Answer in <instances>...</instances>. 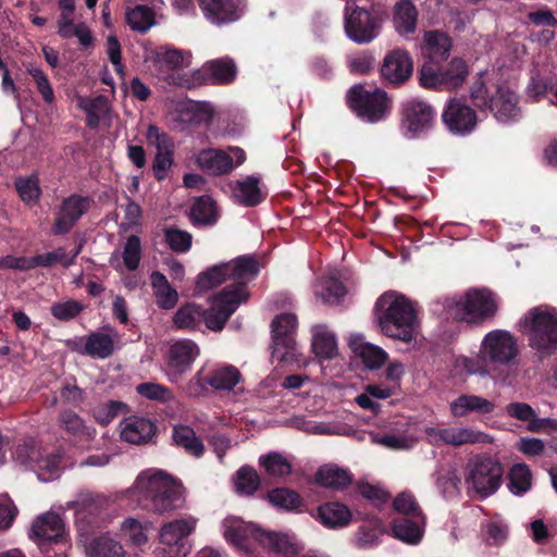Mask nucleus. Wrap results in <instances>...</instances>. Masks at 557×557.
Instances as JSON below:
<instances>
[{"instance_id": "nucleus-1", "label": "nucleus", "mask_w": 557, "mask_h": 557, "mask_svg": "<svg viewBox=\"0 0 557 557\" xmlns=\"http://www.w3.org/2000/svg\"><path fill=\"white\" fill-rule=\"evenodd\" d=\"M131 495L141 509L156 513L173 511L184 505L183 486L161 470L141 472Z\"/></svg>"}, {"instance_id": "nucleus-2", "label": "nucleus", "mask_w": 557, "mask_h": 557, "mask_svg": "<svg viewBox=\"0 0 557 557\" xmlns=\"http://www.w3.org/2000/svg\"><path fill=\"white\" fill-rule=\"evenodd\" d=\"M374 313L384 335L405 343L414 338L419 327L417 311L405 296L384 293L375 302Z\"/></svg>"}, {"instance_id": "nucleus-3", "label": "nucleus", "mask_w": 557, "mask_h": 557, "mask_svg": "<svg viewBox=\"0 0 557 557\" xmlns=\"http://www.w3.org/2000/svg\"><path fill=\"white\" fill-rule=\"evenodd\" d=\"M447 319L479 325L496 317L498 301L487 288H470L462 295L444 297L441 301Z\"/></svg>"}, {"instance_id": "nucleus-4", "label": "nucleus", "mask_w": 557, "mask_h": 557, "mask_svg": "<svg viewBox=\"0 0 557 557\" xmlns=\"http://www.w3.org/2000/svg\"><path fill=\"white\" fill-rule=\"evenodd\" d=\"M523 325L528 345L539 360L557 356V308L547 305L531 308Z\"/></svg>"}, {"instance_id": "nucleus-5", "label": "nucleus", "mask_w": 557, "mask_h": 557, "mask_svg": "<svg viewBox=\"0 0 557 557\" xmlns=\"http://www.w3.org/2000/svg\"><path fill=\"white\" fill-rule=\"evenodd\" d=\"M225 539L242 549H249L251 541L264 549L284 557H294L299 549L290 537L283 533L265 531L251 522L233 520L226 527Z\"/></svg>"}, {"instance_id": "nucleus-6", "label": "nucleus", "mask_w": 557, "mask_h": 557, "mask_svg": "<svg viewBox=\"0 0 557 557\" xmlns=\"http://www.w3.org/2000/svg\"><path fill=\"white\" fill-rule=\"evenodd\" d=\"M420 85L435 91H454L459 89L469 75L468 63L454 57L445 66L423 64L420 69Z\"/></svg>"}, {"instance_id": "nucleus-7", "label": "nucleus", "mask_w": 557, "mask_h": 557, "mask_svg": "<svg viewBox=\"0 0 557 557\" xmlns=\"http://www.w3.org/2000/svg\"><path fill=\"white\" fill-rule=\"evenodd\" d=\"M347 103L359 119L368 123L383 121L391 111V99L385 90L375 88L371 91L360 84L348 90Z\"/></svg>"}, {"instance_id": "nucleus-8", "label": "nucleus", "mask_w": 557, "mask_h": 557, "mask_svg": "<svg viewBox=\"0 0 557 557\" xmlns=\"http://www.w3.org/2000/svg\"><path fill=\"white\" fill-rule=\"evenodd\" d=\"M399 125L408 138L426 136L435 126L436 110L428 101L409 98L400 102Z\"/></svg>"}, {"instance_id": "nucleus-9", "label": "nucleus", "mask_w": 557, "mask_h": 557, "mask_svg": "<svg viewBox=\"0 0 557 557\" xmlns=\"http://www.w3.org/2000/svg\"><path fill=\"white\" fill-rule=\"evenodd\" d=\"M519 356V346L516 337L506 330L490 331L483 337L478 357L493 366L511 367L516 364Z\"/></svg>"}, {"instance_id": "nucleus-10", "label": "nucleus", "mask_w": 557, "mask_h": 557, "mask_svg": "<svg viewBox=\"0 0 557 557\" xmlns=\"http://www.w3.org/2000/svg\"><path fill=\"white\" fill-rule=\"evenodd\" d=\"M466 482L481 497L493 495L502 485L504 468L498 459L479 455L468 465Z\"/></svg>"}, {"instance_id": "nucleus-11", "label": "nucleus", "mask_w": 557, "mask_h": 557, "mask_svg": "<svg viewBox=\"0 0 557 557\" xmlns=\"http://www.w3.org/2000/svg\"><path fill=\"white\" fill-rule=\"evenodd\" d=\"M64 535V523L55 512H46L33 522L30 537L46 552L47 557H65Z\"/></svg>"}, {"instance_id": "nucleus-12", "label": "nucleus", "mask_w": 557, "mask_h": 557, "mask_svg": "<svg viewBox=\"0 0 557 557\" xmlns=\"http://www.w3.org/2000/svg\"><path fill=\"white\" fill-rule=\"evenodd\" d=\"M248 297V289L243 284L233 287L225 286L218 294L214 306L209 309L205 308L203 323L213 332L222 331L230 317Z\"/></svg>"}, {"instance_id": "nucleus-13", "label": "nucleus", "mask_w": 557, "mask_h": 557, "mask_svg": "<svg viewBox=\"0 0 557 557\" xmlns=\"http://www.w3.org/2000/svg\"><path fill=\"white\" fill-rule=\"evenodd\" d=\"M382 15L371 8L356 7L345 16V32L347 37L356 44L366 45L373 41L380 34Z\"/></svg>"}, {"instance_id": "nucleus-14", "label": "nucleus", "mask_w": 557, "mask_h": 557, "mask_svg": "<svg viewBox=\"0 0 557 557\" xmlns=\"http://www.w3.org/2000/svg\"><path fill=\"white\" fill-rule=\"evenodd\" d=\"M199 354V347L191 339H180L170 345L164 360V373L169 381H181L190 371Z\"/></svg>"}, {"instance_id": "nucleus-15", "label": "nucleus", "mask_w": 557, "mask_h": 557, "mask_svg": "<svg viewBox=\"0 0 557 557\" xmlns=\"http://www.w3.org/2000/svg\"><path fill=\"white\" fill-rule=\"evenodd\" d=\"M246 160L245 151L239 147H228L227 151L215 148L202 149L197 156V164L212 175H225Z\"/></svg>"}, {"instance_id": "nucleus-16", "label": "nucleus", "mask_w": 557, "mask_h": 557, "mask_svg": "<svg viewBox=\"0 0 557 557\" xmlns=\"http://www.w3.org/2000/svg\"><path fill=\"white\" fill-rule=\"evenodd\" d=\"M413 74V59L404 48L388 51L382 61L380 75L386 86L401 87Z\"/></svg>"}, {"instance_id": "nucleus-17", "label": "nucleus", "mask_w": 557, "mask_h": 557, "mask_svg": "<svg viewBox=\"0 0 557 557\" xmlns=\"http://www.w3.org/2000/svg\"><path fill=\"white\" fill-rule=\"evenodd\" d=\"M297 325V317L294 313H281L272 320V357L283 361L288 355H294Z\"/></svg>"}, {"instance_id": "nucleus-18", "label": "nucleus", "mask_w": 557, "mask_h": 557, "mask_svg": "<svg viewBox=\"0 0 557 557\" xmlns=\"http://www.w3.org/2000/svg\"><path fill=\"white\" fill-rule=\"evenodd\" d=\"M94 200L89 196L72 194L65 197L55 212L52 233L55 235H65L71 232L75 224L85 215Z\"/></svg>"}, {"instance_id": "nucleus-19", "label": "nucleus", "mask_w": 557, "mask_h": 557, "mask_svg": "<svg viewBox=\"0 0 557 557\" xmlns=\"http://www.w3.org/2000/svg\"><path fill=\"white\" fill-rule=\"evenodd\" d=\"M442 121L447 129L459 136L470 134L478 123L476 112L467 103V99H449L442 112Z\"/></svg>"}, {"instance_id": "nucleus-20", "label": "nucleus", "mask_w": 557, "mask_h": 557, "mask_svg": "<svg viewBox=\"0 0 557 557\" xmlns=\"http://www.w3.org/2000/svg\"><path fill=\"white\" fill-rule=\"evenodd\" d=\"M205 18L222 27L238 22L245 14L246 0H198Z\"/></svg>"}, {"instance_id": "nucleus-21", "label": "nucleus", "mask_w": 557, "mask_h": 557, "mask_svg": "<svg viewBox=\"0 0 557 557\" xmlns=\"http://www.w3.org/2000/svg\"><path fill=\"white\" fill-rule=\"evenodd\" d=\"M194 520H173L165 523L160 531V542L165 545L169 557H186L190 552L188 536L195 530Z\"/></svg>"}, {"instance_id": "nucleus-22", "label": "nucleus", "mask_w": 557, "mask_h": 557, "mask_svg": "<svg viewBox=\"0 0 557 557\" xmlns=\"http://www.w3.org/2000/svg\"><path fill=\"white\" fill-rule=\"evenodd\" d=\"M425 433L432 437L437 445L445 444L458 447L466 444L492 443L491 435L470 428H428Z\"/></svg>"}, {"instance_id": "nucleus-23", "label": "nucleus", "mask_w": 557, "mask_h": 557, "mask_svg": "<svg viewBox=\"0 0 557 557\" xmlns=\"http://www.w3.org/2000/svg\"><path fill=\"white\" fill-rule=\"evenodd\" d=\"M236 65L230 58L208 61L194 73V79L199 84L212 82L213 84H230L236 77Z\"/></svg>"}, {"instance_id": "nucleus-24", "label": "nucleus", "mask_w": 557, "mask_h": 557, "mask_svg": "<svg viewBox=\"0 0 557 557\" xmlns=\"http://www.w3.org/2000/svg\"><path fill=\"white\" fill-rule=\"evenodd\" d=\"M121 426L122 440L135 445L148 443L157 433V425L145 417H127L122 421Z\"/></svg>"}, {"instance_id": "nucleus-25", "label": "nucleus", "mask_w": 557, "mask_h": 557, "mask_svg": "<svg viewBox=\"0 0 557 557\" xmlns=\"http://www.w3.org/2000/svg\"><path fill=\"white\" fill-rule=\"evenodd\" d=\"M495 408L494 401L474 394H461L449 405L450 413L455 418H465L470 413L488 416Z\"/></svg>"}, {"instance_id": "nucleus-26", "label": "nucleus", "mask_w": 557, "mask_h": 557, "mask_svg": "<svg viewBox=\"0 0 557 557\" xmlns=\"http://www.w3.org/2000/svg\"><path fill=\"white\" fill-rule=\"evenodd\" d=\"M107 509V499L102 496H89L81 500L76 511V522L81 530L87 532L88 528H97L103 520Z\"/></svg>"}, {"instance_id": "nucleus-27", "label": "nucleus", "mask_w": 557, "mask_h": 557, "mask_svg": "<svg viewBox=\"0 0 557 557\" xmlns=\"http://www.w3.org/2000/svg\"><path fill=\"white\" fill-rule=\"evenodd\" d=\"M488 111H491L499 122L516 120L520 114L517 95L507 87L496 86L494 101Z\"/></svg>"}, {"instance_id": "nucleus-28", "label": "nucleus", "mask_w": 557, "mask_h": 557, "mask_svg": "<svg viewBox=\"0 0 557 557\" xmlns=\"http://www.w3.org/2000/svg\"><path fill=\"white\" fill-rule=\"evenodd\" d=\"M424 515L420 517L400 516L392 521L393 535L407 544H418L424 532Z\"/></svg>"}, {"instance_id": "nucleus-29", "label": "nucleus", "mask_w": 557, "mask_h": 557, "mask_svg": "<svg viewBox=\"0 0 557 557\" xmlns=\"http://www.w3.org/2000/svg\"><path fill=\"white\" fill-rule=\"evenodd\" d=\"M315 483L324 488L343 491L352 482V474L334 463L321 466L314 475Z\"/></svg>"}, {"instance_id": "nucleus-30", "label": "nucleus", "mask_w": 557, "mask_h": 557, "mask_svg": "<svg viewBox=\"0 0 557 557\" xmlns=\"http://www.w3.org/2000/svg\"><path fill=\"white\" fill-rule=\"evenodd\" d=\"M419 12L411 0H399L394 7L393 23L400 36L416 32Z\"/></svg>"}, {"instance_id": "nucleus-31", "label": "nucleus", "mask_w": 557, "mask_h": 557, "mask_svg": "<svg viewBox=\"0 0 557 557\" xmlns=\"http://www.w3.org/2000/svg\"><path fill=\"white\" fill-rule=\"evenodd\" d=\"M260 178L247 176L243 181H237L233 188V197L236 202L246 207H256L261 203L267 194L259 187Z\"/></svg>"}, {"instance_id": "nucleus-32", "label": "nucleus", "mask_w": 557, "mask_h": 557, "mask_svg": "<svg viewBox=\"0 0 557 557\" xmlns=\"http://www.w3.org/2000/svg\"><path fill=\"white\" fill-rule=\"evenodd\" d=\"M227 280H233L234 284L230 286L246 285V281L257 276L259 272V264L252 257H239L233 262L223 263Z\"/></svg>"}, {"instance_id": "nucleus-33", "label": "nucleus", "mask_w": 557, "mask_h": 557, "mask_svg": "<svg viewBox=\"0 0 557 557\" xmlns=\"http://www.w3.org/2000/svg\"><path fill=\"white\" fill-rule=\"evenodd\" d=\"M451 46V38L443 30H426L423 35V48L432 60H446L449 57Z\"/></svg>"}, {"instance_id": "nucleus-34", "label": "nucleus", "mask_w": 557, "mask_h": 557, "mask_svg": "<svg viewBox=\"0 0 557 557\" xmlns=\"http://www.w3.org/2000/svg\"><path fill=\"white\" fill-rule=\"evenodd\" d=\"M205 308L195 302L182 305L173 317V323L178 330L196 331L203 323Z\"/></svg>"}, {"instance_id": "nucleus-35", "label": "nucleus", "mask_w": 557, "mask_h": 557, "mask_svg": "<svg viewBox=\"0 0 557 557\" xmlns=\"http://www.w3.org/2000/svg\"><path fill=\"white\" fill-rule=\"evenodd\" d=\"M267 499L273 506L286 511L301 512L305 508V502L294 490L287 487H276L267 493Z\"/></svg>"}, {"instance_id": "nucleus-36", "label": "nucleus", "mask_w": 557, "mask_h": 557, "mask_svg": "<svg viewBox=\"0 0 557 557\" xmlns=\"http://www.w3.org/2000/svg\"><path fill=\"white\" fill-rule=\"evenodd\" d=\"M318 518L327 528H341L348 524L351 513L348 507L341 503H326L319 506Z\"/></svg>"}, {"instance_id": "nucleus-37", "label": "nucleus", "mask_w": 557, "mask_h": 557, "mask_svg": "<svg viewBox=\"0 0 557 557\" xmlns=\"http://www.w3.org/2000/svg\"><path fill=\"white\" fill-rule=\"evenodd\" d=\"M208 376L210 387L215 391H232L242 379L239 370L232 364L215 367Z\"/></svg>"}, {"instance_id": "nucleus-38", "label": "nucleus", "mask_w": 557, "mask_h": 557, "mask_svg": "<svg viewBox=\"0 0 557 557\" xmlns=\"http://www.w3.org/2000/svg\"><path fill=\"white\" fill-rule=\"evenodd\" d=\"M219 218L214 200L203 195L195 199L190 208V219L195 225H213Z\"/></svg>"}, {"instance_id": "nucleus-39", "label": "nucleus", "mask_w": 557, "mask_h": 557, "mask_svg": "<svg viewBox=\"0 0 557 557\" xmlns=\"http://www.w3.org/2000/svg\"><path fill=\"white\" fill-rule=\"evenodd\" d=\"M78 107L86 113V125L90 129H96L100 125L101 117L106 115L109 110V102L104 96H97L95 98H79Z\"/></svg>"}, {"instance_id": "nucleus-40", "label": "nucleus", "mask_w": 557, "mask_h": 557, "mask_svg": "<svg viewBox=\"0 0 557 557\" xmlns=\"http://www.w3.org/2000/svg\"><path fill=\"white\" fill-rule=\"evenodd\" d=\"M313 288L314 295L330 305L338 304L347 293L346 286L333 276L319 278Z\"/></svg>"}, {"instance_id": "nucleus-41", "label": "nucleus", "mask_w": 557, "mask_h": 557, "mask_svg": "<svg viewBox=\"0 0 557 557\" xmlns=\"http://www.w3.org/2000/svg\"><path fill=\"white\" fill-rule=\"evenodd\" d=\"M87 557H123V546L112 539L111 536L103 534L95 536L86 545Z\"/></svg>"}, {"instance_id": "nucleus-42", "label": "nucleus", "mask_w": 557, "mask_h": 557, "mask_svg": "<svg viewBox=\"0 0 557 557\" xmlns=\"http://www.w3.org/2000/svg\"><path fill=\"white\" fill-rule=\"evenodd\" d=\"M114 350V343L110 335L101 332H92L86 337L83 355L91 358L107 359Z\"/></svg>"}, {"instance_id": "nucleus-43", "label": "nucleus", "mask_w": 557, "mask_h": 557, "mask_svg": "<svg viewBox=\"0 0 557 557\" xmlns=\"http://www.w3.org/2000/svg\"><path fill=\"white\" fill-rule=\"evenodd\" d=\"M174 443L184 448L185 451L196 458H199L205 453V446L195 431L188 425H176L173 429Z\"/></svg>"}, {"instance_id": "nucleus-44", "label": "nucleus", "mask_w": 557, "mask_h": 557, "mask_svg": "<svg viewBox=\"0 0 557 557\" xmlns=\"http://www.w3.org/2000/svg\"><path fill=\"white\" fill-rule=\"evenodd\" d=\"M125 18L131 29L140 34L147 33L156 23L154 11L144 4L127 9Z\"/></svg>"}, {"instance_id": "nucleus-45", "label": "nucleus", "mask_w": 557, "mask_h": 557, "mask_svg": "<svg viewBox=\"0 0 557 557\" xmlns=\"http://www.w3.org/2000/svg\"><path fill=\"white\" fill-rule=\"evenodd\" d=\"M532 486V473L528 465L516 463L508 473V488L518 496L527 493Z\"/></svg>"}, {"instance_id": "nucleus-46", "label": "nucleus", "mask_w": 557, "mask_h": 557, "mask_svg": "<svg viewBox=\"0 0 557 557\" xmlns=\"http://www.w3.org/2000/svg\"><path fill=\"white\" fill-rule=\"evenodd\" d=\"M259 465L271 478H283L292 472L290 461L277 451L260 456Z\"/></svg>"}, {"instance_id": "nucleus-47", "label": "nucleus", "mask_w": 557, "mask_h": 557, "mask_svg": "<svg viewBox=\"0 0 557 557\" xmlns=\"http://www.w3.org/2000/svg\"><path fill=\"white\" fill-rule=\"evenodd\" d=\"M128 412V406L121 400H108L91 409V414L97 423L108 425L115 418Z\"/></svg>"}, {"instance_id": "nucleus-48", "label": "nucleus", "mask_w": 557, "mask_h": 557, "mask_svg": "<svg viewBox=\"0 0 557 557\" xmlns=\"http://www.w3.org/2000/svg\"><path fill=\"white\" fill-rule=\"evenodd\" d=\"M82 250V246H77L74 253L69 256L64 248L60 246L58 249L32 257L33 269L37 267H51L53 264L60 263L64 268H69L74 263L75 258L79 255Z\"/></svg>"}, {"instance_id": "nucleus-49", "label": "nucleus", "mask_w": 557, "mask_h": 557, "mask_svg": "<svg viewBox=\"0 0 557 557\" xmlns=\"http://www.w3.org/2000/svg\"><path fill=\"white\" fill-rule=\"evenodd\" d=\"M364 366L370 370L381 368L387 360V352L379 346L370 343H360L354 348Z\"/></svg>"}, {"instance_id": "nucleus-50", "label": "nucleus", "mask_w": 557, "mask_h": 557, "mask_svg": "<svg viewBox=\"0 0 557 557\" xmlns=\"http://www.w3.org/2000/svg\"><path fill=\"white\" fill-rule=\"evenodd\" d=\"M312 348L317 357L332 359L337 352L335 335L324 329L315 331L312 339Z\"/></svg>"}, {"instance_id": "nucleus-51", "label": "nucleus", "mask_w": 557, "mask_h": 557, "mask_svg": "<svg viewBox=\"0 0 557 557\" xmlns=\"http://www.w3.org/2000/svg\"><path fill=\"white\" fill-rule=\"evenodd\" d=\"M470 99L472 104L480 111H486L494 101V92H491L486 83L483 79V74H478V77L470 86Z\"/></svg>"}, {"instance_id": "nucleus-52", "label": "nucleus", "mask_w": 557, "mask_h": 557, "mask_svg": "<svg viewBox=\"0 0 557 557\" xmlns=\"http://www.w3.org/2000/svg\"><path fill=\"white\" fill-rule=\"evenodd\" d=\"M260 485L257 471L249 466L240 467L236 472V492L240 495L251 496Z\"/></svg>"}, {"instance_id": "nucleus-53", "label": "nucleus", "mask_w": 557, "mask_h": 557, "mask_svg": "<svg viewBox=\"0 0 557 557\" xmlns=\"http://www.w3.org/2000/svg\"><path fill=\"white\" fill-rule=\"evenodd\" d=\"M227 280L224 264L213 265L200 273L196 281V292L203 293L215 288Z\"/></svg>"}, {"instance_id": "nucleus-54", "label": "nucleus", "mask_w": 557, "mask_h": 557, "mask_svg": "<svg viewBox=\"0 0 557 557\" xmlns=\"http://www.w3.org/2000/svg\"><path fill=\"white\" fill-rule=\"evenodd\" d=\"M20 198L27 203H35L41 196V188L37 175L20 176L14 182Z\"/></svg>"}, {"instance_id": "nucleus-55", "label": "nucleus", "mask_w": 557, "mask_h": 557, "mask_svg": "<svg viewBox=\"0 0 557 557\" xmlns=\"http://www.w3.org/2000/svg\"><path fill=\"white\" fill-rule=\"evenodd\" d=\"M26 72L32 76L36 84L37 91L40 94L42 100L51 104L54 102V91L47 74L40 69L29 63L26 65Z\"/></svg>"}, {"instance_id": "nucleus-56", "label": "nucleus", "mask_w": 557, "mask_h": 557, "mask_svg": "<svg viewBox=\"0 0 557 557\" xmlns=\"http://www.w3.org/2000/svg\"><path fill=\"white\" fill-rule=\"evenodd\" d=\"M136 392L141 397L162 404L169 403L174 398V394L169 387L153 382L138 384L136 386Z\"/></svg>"}, {"instance_id": "nucleus-57", "label": "nucleus", "mask_w": 557, "mask_h": 557, "mask_svg": "<svg viewBox=\"0 0 557 557\" xmlns=\"http://www.w3.org/2000/svg\"><path fill=\"white\" fill-rule=\"evenodd\" d=\"M147 141L157 149V152L174 151V141L172 137L159 126L150 124L146 133Z\"/></svg>"}, {"instance_id": "nucleus-58", "label": "nucleus", "mask_w": 557, "mask_h": 557, "mask_svg": "<svg viewBox=\"0 0 557 557\" xmlns=\"http://www.w3.org/2000/svg\"><path fill=\"white\" fill-rule=\"evenodd\" d=\"M121 532L135 546H141L148 541L143 524L134 518H127L122 522Z\"/></svg>"}, {"instance_id": "nucleus-59", "label": "nucleus", "mask_w": 557, "mask_h": 557, "mask_svg": "<svg viewBox=\"0 0 557 557\" xmlns=\"http://www.w3.org/2000/svg\"><path fill=\"white\" fill-rule=\"evenodd\" d=\"M505 412L508 417L528 423L527 429L530 431L532 421L536 419L537 413L531 405L521 401H512L506 405Z\"/></svg>"}, {"instance_id": "nucleus-60", "label": "nucleus", "mask_w": 557, "mask_h": 557, "mask_svg": "<svg viewBox=\"0 0 557 557\" xmlns=\"http://www.w3.org/2000/svg\"><path fill=\"white\" fill-rule=\"evenodd\" d=\"M83 310H84L83 305L81 302H78L77 300L54 302L50 308L51 314L60 321L73 320Z\"/></svg>"}, {"instance_id": "nucleus-61", "label": "nucleus", "mask_w": 557, "mask_h": 557, "mask_svg": "<svg viewBox=\"0 0 557 557\" xmlns=\"http://www.w3.org/2000/svg\"><path fill=\"white\" fill-rule=\"evenodd\" d=\"M209 376L205 369L201 368L196 374L187 382L184 391L188 397L199 398L203 397L209 392Z\"/></svg>"}, {"instance_id": "nucleus-62", "label": "nucleus", "mask_w": 557, "mask_h": 557, "mask_svg": "<svg viewBox=\"0 0 557 557\" xmlns=\"http://www.w3.org/2000/svg\"><path fill=\"white\" fill-rule=\"evenodd\" d=\"M394 509L401 516L420 517L422 510L410 493H400L393 502Z\"/></svg>"}, {"instance_id": "nucleus-63", "label": "nucleus", "mask_w": 557, "mask_h": 557, "mask_svg": "<svg viewBox=\"0 0 557 557\" xmlns=\"http://www.w3.org/2000/svg\"><path fill=\"white\" fill-rule=\"evenodd\" d=\"M188 121L195 125H210L213 120L214 111L208 102H195L187 111Z\"/></svg>"}, {"instance_id": "nucleus-64", "label": "nucleus", "mask_w": 557, "mask_h": 557, "mask_svg": "<svg viewBox=\"0 0 557 557\" xmlns=\"http://www.w3.org/2000/svg\"><path fill=\"white\" fill-rule=\"evenodd\" d=\"M59 421L61 426L74 436L82 435L86 428L83 419L71 409L62 411Z\"/></svg>"}]
</instances>
